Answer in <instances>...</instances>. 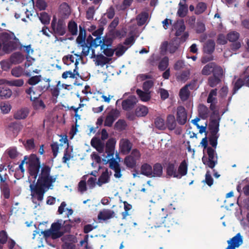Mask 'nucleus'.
Returning <instances> with one entry per match:
<instances>
[{"label":"nucleus","instance_id":"obj_15","mask_svg":"<svg viewBox=\"0 0 249 249\" xmlns=\"http://www.w3.org/2000/svg\"><path fill=\"white\" fill-rule=\"evenodd\" d=\"M177 169V178L180 179L186 175L188 172V164L186 160H182Z\"/></svg>","mask_w":249,"mask_h":249},{"label":"nucleus","instance_id":"obj_32","mask_svg":"<svg viewBox=\"0 0 249 249\" xmlns=\"http://www.w3.org/2000/svg\"><path fill=\"white\" fill-rule=\"evenodd\" d=\"M60 141H63L64 143H67V147L65 150L64 154L63 157L62 158V162L63 163H67L68 161H69L71 158H73V156L69 153V148H68V140L67 138V137H65L64 139L62 138L60 140Z\"/></svg>","mask_w":249,"mask_h":249},{"label":"nucleus","instance_id":"obj_59","mask_svg":"<svg viewBox=\"0 0 249 249\" xmlns=\"http://www.w3.org/2000/svg\"><path fill=\"white\" fill-rule=\"evenodd\" d=\"M113 40L109 37H104L102 39V43L101 45V49L104 48L111 47L112 44Z\"/></svg>","mask_w":249,"mask_h":249},{"label":"nucleus","instance_id":"obj_16","mask_svg":"<svg viewBox=\"0 0 249 249\" xmlns=\"http://www.w3.org/2000/svg\"><path fill=\"white\" fill-rule=\"evenodd\" d=\"M165 123L166 128H167L169 130L172 131L176 128L177 122L174 115L168 114L167 116Z\"/></svg>","mask_w":249,"mask_h":249},{"label":"nucleus","instance_id":"obj_36","mask_svg":"<svg viewBox=\"0 0 249 249\" xmlns=\"http://www.w3.org/2000/svg\"><path fill=\"white\" fill-rule=\"evenodd\" d=\"M68 29L69 32L72 36H76L77 35V24L74 21L71 20L69 22L68 24Z\"/></svg>","mask_w":249,"mask_h":249},{"label":"nucleus","instance_id":"obj_8","mask_svg":"<svg viewBox=\"0 0 249 249\" xmlns=\"http://www.w3.org/2000/svg\"><path fill=\"white\" fill-rule=\"evenodd\" d=\"M120 112L117 109H112L107 115L104 125L106 126H112L114 121L120 116Z\"/></svg>","mask_w":249,"mask_h":249},{"label":"nucleus","instance_id":"obj_60","mask_svg":"<svg viewBox=\"0 0 249 249\" xmlns=\"http://www.w3.org/2000/svg\"><path fill=\"white\" fill-rule=\"evenodd\" d=\"M25 92L30 96V100L31 101L34 100V96H36L37 93H38V90L37 88H34V87H30L29 89H26Z\"/></svg>","mask_w":249,"mask_h":249},{"label":"nucleus","instance_id":"obj_46","mask_svg":"<svg viewBox=\"0 0 249 249\" xmlns=\"http://www.w3.org/2000/svg\"><path fill=\"white\" fill-rule=\"evenodd\" d=\"M22 142L27 150H32L36 147L35 140L33 138L28 139L26 141H22Z\"/></svg>","mask_w":249,"mask_h":249},{"label":"nucleus","instance_id":"obj_30","mask_svg":"<svg viewBox=\"0 0 249 249\" xmlns=\"http://www.w3.org/2000/svg\"><path fill=\"white\" fill-rule=\"evenodd\" d=\"M243 238L240 233H238L235 236L231 238L230 240L228 241V243L232 244V245L236 248L241 245L243 244Z\"/></svg>","mask_w":249,"mask_h":249},{"label":"nucleus","instance_id":"obj_52","mask_svg":"<svg viewBox=\"0 0 249 249\" xmlns=\"http://www.w3.org/2000/svg\"><path fill=\"white\" fill-rule=\"evenodd\" d=\"M218 137L217 134L210 133L209 138L210 144L214 148H216L217 146Z\"/></svg>","mask_w":249,"mask_h":249},{"label":"nucleus","instance_id":"obj_35","mask_svg":"<svg viewBox=\"0 0 249 249\" xmlns=\"http://www.w3.org/2000/svg\"><path fill=\"white\" fill-rule=\"evenodd\" d=\"M127 126V124L124 120L119 119L115 124L114 129L119 131H122L125 130Z\"/></svg>","mask_w":249,"mask_h":249},{"label":"nucleus","instance_id":"obj_10","mask_svg":"<svg viewBox=\"0 0 249 249\" xmlns=\"http://www.w3.org/2000/svg\"><path fill=\"white\" fill-rule=\"evenodd\" d=\"M177 121L180 125H184L187 121V114L184 107L180 106L177 109Z\"/></svg>","mask_w":249,"mask_h":249},{"label":"nucleus","instance_id":"obj_11","mask_svg":"<svg viewBox=\"0 0 249 249\" xmlns=\"http://www.w3.org/2000/svg\"><path fill=\"white\" fill-rule=\"evenodd\" d=\"M178 166V163L176 160L168 162L166 166L167 176L176 178Z\"/></svg>","mask_w":249,"mask_h":249},{"label":"nucleus","instance_id":"obj_38","mask_svg":"<svg viewBox=\"0 0 249 249\" xmlns=\"http://www.w3.org/2000/svg\"><path fill=\"white\" fill-rule=\"evenodd\" d=\"M148 113V108L144 106H140L137 107L135 114L138 117L145 116Z\"/></svg>","mask_w":249,"mask_h":249},{"label":"nucleus","instance_id":"obj_28","mask_svg":"<svg viewBox=\"0 0 249 249\" xmlns=\"http://www.w3.org/2000/svg\"><path fill=\"white\" fill-rule=\"evenodd\" d=\"M152 177H160L163 173V168L160 163H155L152 167Z\"/></svg>","mask_w":249,"mask_h":249},{"label":"nucleus","instance_id":"obj_33","mask_svg":"<svg viewBox=\"0 0 249 249\" xmlns=\"http://www.w3.org/2000/svg\"><path fill=\"white\" fill-rule=\"evenodd\" d=\"M50 79H48L46 80V82H47V84L46 85L43 86L40 85L37 87V89L38 90V93H37L36 96H34L33 97L34 99L38 98L42 93L49 89V88H50Z\"/></svg>","mask_w":249,"mask_h":249},{"label":"nucleus","instance_id":"obj_64","mask_svg":"<svg viewBox=\"0 0 249 249\" xmlns=\"http://www.w3.org/2000/svg\"><path fill=\"white\" fill-rule=\"evenodd\" d=\"M23 73V69L21 67L18 66L13 69L11 70L12 74L17 77H20Z\"/></svg>","mask_w":249,"mask_h":249},{"label":"nucleus","instance_id":"obj_5","mask_svg":"<svg viewBox=\"0 0 249 249\" xmlns=\"http://www.w3.org/2000/svg\"><path fill=\"white\" fill-rule=\"evenodd\" d=\"M221 116L217 111L212 112L210 115L209 129L210 133L217 134L219 130V123Z\"/></svg>","mask_w":249,"mask_h":249},{"label":"nucleus","instance_id":"obj_22","mask_svg":"<svg viewBox=\"0 0 249 249\" xmlns=\"http://www.w3.org/2000/svg\"><path fill=\"white\" fill-rule=\"evenodd\" d=\"M87 43L89 45V47L97 48L101 46L102 43V40L101 37H96L93 39L92 36L89 35L87 38Z\"/></svg>","mask_w":249,"mask_h":249},{"label":"nucleus","instance_id":"obj_2","mask_svg":"<svg viewBox=\"0 0 249 249\" xmlns=\"http://www.w3.org/2000/svg\"><path fill=\"white\" fill-rule=\"evenodd\" d=\"M0 42L2 44V50L6 53L17 49L19 45V40L12 32H3L0 34Z\"/></svg>","mask_w":249,"mask_h":249},{"label":"nucleus","instance_id":"obj_43","mask_svg":"<svg viewBox=\"0 0 249 249\" xmlns=\"http://www.w3.org/2000/svg\"><path fill=\"white\" fill-rule=\"evenodd\" d=\"M169 65V58L164 56L159 62L158 69L160 71H164L166 70Z\"/></svg>","mask_w":249,"mask_h":249},{"label":"nucleus","instance_id":"obj_31","mask_svg":"<svg viewBox=\"0 0 249 249\" xmlns=\"http://www.w3.org/2000/svg\"><path fill=\"white\" fill-rule=\"evenodd\" d=\"M67 206V204L65 202L63 201L60 205L59 206L58 209V213L59 214H62L65 210L67 211V213H66V215L67 217H69L73 213V211L71 208H66Z\"/></svg>","mask_w":249,"mask_h":249},{"label":"nucleus","instance_id":"obj_18","mask_svg":"<svg viewBox=\"0 0 249 249\" xmlns=\"http://www.w3.org/2000/svg\"><path fill=\"white\" fill-rule=\"evenodd\" d=\"M180 40L179 37H175L168 44V51L170 53H174L180 46Z\"/></svg>","mask_w":249,"mask_h":249},{"label":"nucleus","instance_id":"obj_3","mask_svg":"<svg viewBox=\"0 0 249 249\" xmlns=\"http://www.w3.org/2000/svg\"><path fill=\"white\" fill-rule=\"evenodd\" d=\"M50 33L55 36H63L66 33V25L65 21L62 18L57 20L54 16L51 22V31Z\"/></svg>","mask_w":249,"mask_h":249},{"label":"nucleus","instance_id":"obj_20","mask_svg":"<svg viewBox=\"0 0 249 249\" xmlns=\"http://www.w3.org/2000/svg\"><path fill=\"white\" fill-rule=\"evenodd\" d=\"M215 46V44L214 40L209 39L204 45L203 52L208 54H211L214 51Z\"/></svg>","mask_w":249,"mask_h":249},{"label":"nucleus","instance_id":"obj_55","mask_svg":"<svg viewBox=\"0 0 249 249\" xmlns=\"http://www.w3.org/2000/svg\"><path fill=\"white\" fill-rule=\"evenodd\" d=\"M244 86L242 78H238L234 84L232 89V95L235 94L237 91L242 87Z\"/></svg>","mask_w":249,"mask_h":249},{"label":"nucleus","instance_id":"obj_62","mask_svg":"<svg viewBox=\"0 0 249 249\" xmlns=\"http://www.w3.org/2000/svg\"><path fill=\"white\" fill-rule=\"evenodd\" d=\"M44 236L46 237H51L53 239H56L59 238V236L53 232L51 229L45 231L43 232Z\"/></svg>","mask_w":249,"mask_h":249},{"label":"nucleus","instance_id":"obj_48","mask_svg":"<svg viewBox=\"0 0 249 249\" xmlns=\"http://www.w3.org/2000/svg\"><path fill=\"white\" fill-rule=\"evenodd\" d=\"M207 7V5L205 2H198L196 6L195 13L196 15H200L205 11Z\"/></svg>","mask_w":249,"mask_h":249},{"label":"nucleus","instance_id":"obj_57","mask_svg":"<svg viewBox=\"0 0 249 249\" xmlns=\"http://www.w3.org/2000/svg\"><path fill=\"white\" fill-rule=\"evenodd\" d=\"M127 48L121 44H119L115 50V54L117 57H120L123 55Z\"/></svg>","mask_w":249,"mask_h":249},{"label":"nucleus","instance_id":"obj_12","mask_svg":"<svg viewBox=\"0 0 249 249\" xmlns=\"http://www.w3.org/2000/svg\"><path fill=\"white\" fill-rule=\"evenodd\" d=\"M138 102L137 98L135 96H130L122 103V108L124 110L129 111L134 108Z\"/></svg>","mask_w":249,"mask_h":249},{"label":"nucleus","instance_id":"obj_44","mask_svg":"<svg viewBox=\"0 0 249 249\" xmlns=\"http://www.w3.org/2000/svg\"><path fill=\"white\" fill-rule=\"evenodd\" d=\"M217 91V89H213L210 91L207 99L208 103H216Z\"/></svg>","mask_w":249,"mask_h":249},{"label":"nucleus","instance_id":"obj_17","mask_svg":"<svg viewBox=\"0 0 249 249\" xmlns=\"http://www.w3.org/2000/svg\"><path fill=\"white\" fill-rule=\"evenodd\" d=\"M199 117L203 120H206L210 115L209 108L204 104H199L198 107Z\"/></svg>","mask_w":249,"mask_h":249},{"label":"nucleus","instance_id":"obj_39","mask_svg":"<svg viewBox=\"0 0 249 249\" xmlns=\"http://www.w3.org/2000/svg\"><path fill=\"white\" fill-rule=\"evenodd\" d=\"M2 195L5 199H9L10 196V189L9 184H4L0 185Z\"/></svg>","mask_w":249,"mask_h":249},{"label":"nucleus","instance_id":"obj_40","mask_svg":"<svg viewBox=\"0 0 249 249\" xmlns=\"http://www.w3.org/2000/svg\"><path fill=\"white\" fill-rule=\"evenodd\" d=\"M62 228L61 224L58 222L53 223L51 226V230L53 232L56 233L59 236V238L61 237L63 235V232L60 231V229Z\"/></svg>","mask_w":249,"mask_h":249},{"label":"nucleus","instance_id":"obj_51","mask_svg":"<svg viewBox=\"0 0 249 249\" xmlns=\"http://www.w3.org/2000/svg\"><path fill=\"white\" fill-rule=\"evenodd\" d=\"M33 101V106L35 109L45 108L46 106L42 100H39L38 98H36L34 99Z\"/></svg>","mask_w":249,"mask_h":249},{"label":"nucleus","instance_id":"obj_50","mask_svg":"<svg viewBox=\"0 0 249 249\" xmlns=\"http://www.w3.org/2000/svg\"><path fill=\"white\" fill-rule=\"evenodd\" d=\"M38 17L39 20L42 24L44 25H47L50 23V17L46 12H42L40 13V16Z\"/></svg>","mask_w":249,"mask_h":249},{"label":"nucleus","instance_id":"obj_49","mask_svg":"<svg viewBox=\"0 0 249 249\" xmlns=\"http://www.w3.org/2000/svg\"><path fill=\"white\" fill-rule=\"evenodd\" d=\"M136 93L142 101L146 102L149 101L150 99V95L149 93L143 91L140 89H137L136 90Z\"/></svg>","mask_w":249,"mask_h":249},{"label":"nucleus","instance_id":"obj_14","mask_svg":"<svg viewBox=\"0 0 249 249\" xmlns=\"http://www.w3.org/2000/svg\"><path fill=\"white\" fill-rule=\"evenodd\" d=\"M86 37V31L84 27L79 26V33L76 41V43L82 47H87Z\"/></svg>","mask_w":249,"mask_h":249},{"label":"nucleus","instance_id":"obj_25","mask_svg":"<svg viewBox=\"0 0 249 249\" xmlns=\"http://www.w3.org/2000/svg\"><path fill=\"white\" fill-rule=\"evenodd\" d=\"M157 228L155 226L147 227L145 229V231L143 232L142 236L144 238H153L157 233Z\"/></svg>","mask_w":249,"mask_h":249},{"label":"nucleus","instance_id":"obj_13","mask_svg":"<svg viewBox=\"0 0 249 249\" xmlns=\"http://www.w3.org/2000/svg\"><path fill=\"white\" fill-rule=\"evenodd\" d=\"M116 141L114 138H109L105 145V152L107 153V157H113L114 154V150Z\"/></svg>","mask_w":249,"mask_h":249},{"label":"nucleus","instance_id":"obj_23","mask_svg":"<svg viewBox=\"0 0 249 249\" xmlns=\"http://www.w3.org/2000/svg\"><path fill=\"white\" fill-rule=\"evenodd\" d=\"M152 167L148 163H144L141 167V174L149 178L152 177Z\"/></svg>","mask_w":249,"mask_h":249},{"label":"nucleus","instance_id":"obj_47","mask_svg":"<svg viewBox=\"0 0 249 249\" xmlns=\"http://www.w3.org/2000/svg\"><path fill=\"white\" fill-rule=\"evenodd\" d=\"M114 213L113 211L104 209L102 211H100L98 215L97 218H112Z\"/></svg>","mask_w":249,"mask_h":249},{"label":"nucleus","instance_id":"obj_26","mask_svg":"<svg viewBox=\"0 0 249 249\" xmlns=\"http://www.w3.org/2000/svg\"><path fill=\"white\" fill-rule=\"evenodd\" d=\"M29 114V110L27 108H22L18 110L14 115L15 119L21 120L25 119Z\"/></svg>","mask_w":249,"mask_h":249},{"label":"nucleus","instance_id":"obj_7","mask_svg":"<svg viewBox=\"0 0 249 249\" xmlns=\"http://www.w3.org/2000/svg\"><path fill=\"white\" fill-rule=\"evenodd\" d=\"M223 75V70H221L219 72L214 73L213 74L209 77L208 79V85L212 88L217 86L221 83Z\"/></svg>","mask_w":249,"mask_h":249},{"label":"nucleus","instance_id":"obj_24","mask_svg":"<svg viewBox=\"0 0 249 249\" xmlns=\"http://www.w3.org/2000/svg\"><path fill=\"white\" fill-rule=\"evenodd\" d=\"M24 59V56L20 52L13 53L10 56V60L12 64H19Z\"/></svg>","mask_w":249,"mask_h":249},{"label":"nucleus","instance_id":"obj_45","mask_svg":"<svg viewBox=\"0 0 249 249\" xmlns=\"http://www.w3.org/2000/svg\"><path fill=\"white\" fill-rule=\"evenodd\" d=\"M148 18L147 13L144 12L139 14L137 17V24L141 26L145 24Z\"/></svg>","mask_w":249,"mask_h":249},{"label":"nucleus","instance_id":"obj_54","mask_svg":"<svg viewBox=\"0 0 249 249\" xmlns=\"http://www.w3.org/2000/svg\"><path fill=\"white\" fill-rule=\"evenodd\" d=\"M0 109L4 114L8 113L11 109V106L7 102H2L0 103Z\"/></svg>","mask_w":249,"mask_h":249},{"label":"nucleus","instance_id":"obj_61","mask_svg":"<svg viewBox=\"0 0 249 249\" xmlns=\"http://www.w3.org/2000/svg\"><path fill=\"white\" fill-rule=\"evenodd\" d=\"M41 78L40 75L32 76L28 79V83L30 85H35L40 81Z\"/></svg>","mask_w":249,"mask_h":249},{"label":"nucleus","instance_id":"obj_1","mask_svg":"<svg viewBox=\"0 0 249 249\" xmlns=\"http://www.w3.org/2000/svg\"><path fill=\"white\" fill-rule=\"evenodd\" d=\"M26 164H28V170L31 176L35 179L38 176L36 183L29 186L31 198L35 203L41 202L45 193L53 186L57 176L51 175V167L49 165L43 164L41 166L40 159L36 154H32L28 157Z\"/></svg>","mask_w":249,"mask_h":249},{"label":"nucleus","instance_id":"obj_27","mask_svg":"<svg viewBox=\"0 0 249 249\" xmlns=\"http://www.w3.org/2000/svg\"><path fill=\"white\" fill-rule=\"evenodd\" d=\"M132 156H127L124 159V163L127 167L131 169L134 168L136 166L137 159L133 158Z\"/></svg>","mask_w":249,"mask_h":249},{"label":"nucleus","instance_id":"obj_21","mask_svg":"<svg viewBox=\"0 0 249 249\" xmlns=\"http://www.w3.org/2000/svg\"><path fill=\"white\" fill-rule=\"evenodd\" d=\"M109 180L110 176L108 174V169H106L105 171L102 173L96 183L99 186H101L103 184L109 182Z\"/></svg>","mask_w":249,"mask_h":249},{"label":"nucleus","instance_id":"obj_42","mask_svg":"<svg viewBox=\"0 0 249 249\" xmlns=\"http://www.w3.org/2000/svg\"><path fill=\"white\" fill-rule=\"evenodd\" d=\"M60 84V81H58L56 86H53L52 88H49V91L50 92L52 96V100L54 102V98H57L60 93V89L58 87Z\"/></svg>","mask_w":249,"mask_h":249},{"label":"nucleus","instance_id":"obj_58","mask_svg":"<svg viewBox=\"0 0 249 249\" xmlns=\"http://www.w3.org/2000/svg\"><path fill=\"white\" fill-rule=\"evenodd\" d=\"M239 37V34L235 31L229 33L227 35V39L231 42L236 41Z\"/></svg>","mask_w":249,"mask_h":249},{"label":"nucleus","instance_id":"obj_53","mask_svg":"<svg viewBox=\"0 0 249 249\" xmlns=\"http://www.w3.org/2000/svg\"><path fill=\"white\" fill-rule=\"evenodd\" d=\"M110 60L111 58L106 57L102 54L97 56V63L98 65H104L109 63Z\"/></svg>","mask_w":249,"mask_h":249},{"label":"nucleus","instance_id":"obj_56","mask_svg":"<svg viewBox=\"0 0 249 249\" xmlns=\"http://www.w3.org/2000/svg\"><path fill=\"white\" fill-rule=\"evenodd\" d=\"M6 84L11 86L21 87L23 85L24 81L22 79L7 80Z\"/></svg>","mask_w":249,"mask_h":249},{"label":"nucleus","instance_id":"obj_63","mask_svg":"<svg viewBox=\"0 0 249 249\" xmlns=\"http://www.w3.org/2000/svg\"><path fill=\"white\" fill-rule=\"evenodd\" d=\"M10 238L5 231H0V243L5 244Z\"/></svg>","mask_w":249,"mask_h":249},{"label":"nucleus","instance_id":"obj_41","mask_svg":"<svg viewBox=\"0 0 249 249\" xmlns=\"http://www.w3.org/2000/svg\"><path fill=\"white\" fill-rule=\"evenodd\" d=\"M190 94V92L187 89V86H184L180 89L179 95L181 100L185 101L189 98Z\"/></svg>","mask_w":249,"mask_h":249},{"label":"nucleus","instance_id":"obj_9","mask_svg":"<svg viewBox=\"0 0 249 249\" xmlns=\"http://www.w3.org/2000/svg\"><path fill=\"white\" fill-rule=\"evenodd\" d=\"M132 146V143L128 139L123 138L119 142V151L123 155H127L131 151Z\"/></svg>","mask_w":249,"mask_h":249},{"label":"nucleus","instance_id":"obj_34","mask_svg":"<svg viewBox=\"0 0 249 249\" xmlns=\"http://www.w3.org/2000/svg\"><path fill=\"white\" fill-rule=\"evenodd\" d=\"M154 124L157 129L160 130L166 129L165 123L164 120L160 117H158L155 119Z\"/></svg>","mask_w":249,"mask_h":249},{"label":"nucleus","instance_id":"obj_37","mask_svg":"<svg viewBox=\"0 0 249 249\" xmlns=\"http://www.w3.org/2000/svg\"><path fill=\"white\" fill-rule=\"evenodd\" d=\"M12 91L7 87H0V97L1 99H6L11 97L12 95Z\"/></svg>","mask_w":249,"mask_h":249},{"label":"nucleus","instance_id":"obj_4","mask_svg":"<svg viewBox=\"0 0 249 249\" xmlns=\"http://www.w3.org/2000/svg\"><path fill=\"white\" fill-rule=\"evenodd\" d=\"M207 153L208 157L205 156L202 158L203 163L206 166L213 169L218 163L217 154L214 149L211 147H208Z\"/></svg>","mask_w":249,"mask_h":249},{"label":"nucleus","instance_id":"obj_29","mask_svg":"<svg viewBox=\"0 0 249 249\" xmlns=\"http://www.w3.org/2000/svg\"><path fill=\"white\" fill-rule=\"evenodd\" d=\"M188 12V8L187 5L180 2L178 4L177 15L180 18H184L187 15Z\"/></svg>","mask_w":249,"mask_h":249},{"label":"nucleus","instance_id":"obj_6","mask_svg":"<svg viewBox=\"0 0 249 249\" xmlns=\"http://www.w3.org/2000/svg\"><path fill=\"white\" fill-rule=\"evenodd\" d=\"M223 70L222 68L215 62H210L204 66L201 70V74L203 75H210L212 73L219 72Z\"/></svg>","mask_w":249,"mask_h":249},{"label":"nucleus","instance_id":"obj_19","mask_svg":"<svg viewBox=\"0 0 249 249\" xmlns=\"http://www.w3.org/2000/svg\"><path fill=\"white\" fill-rule=\"evenodd\" d=\"M108 219H96V220H95V219H94V223L91 224H87L84 226L83 229L84 233H88L97 227L98 223L106 222Z\"/></svg>","mask_w":249,"mask_h":249}]
</instances>
